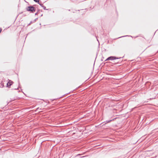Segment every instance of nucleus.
<instances>
[{
  "label": "nucleus",
  "instance_id": "nucleus-1",
  "mask_svg": "<svg viewBox=\"0 0 158 158\" xmlns=\"http://www.w3.org/2000/svg\"><path fill=\"white\" fill-rule=\"evenodd\" d=\"M26 10L27 11L33 12L35 11V9L33 6H29L26 8Z\"/></svg>",
  "mask_w": 158,
  "mask_h": 158
},
{
  "label": "nucleus",
  "instance_id": "nucleus-2",
  "mask_svg": "<svg viewBox=\"0 0 158 158\" xmlns=\"http://www.w3.org/2000/svg\"><path fill=\"white\" fill-rule=\"evenodd\" d=\"M118 58H117L115 56H111L109 57H108L106 60L105 61H107L108 60H115L116 59H118Z\"/></svg>",
  "mask_w": 158,
  "mask_h": 158
},
{
  "label": "nucleus",
  "instance_id": "nucleus-3",
  "mask_svg": "<svg viewBox=\"0 0 158 158\" xmlns=\"http://www.w3.org/2000/svg\"><path fill=\"white\" fill-rule=\"evenodd\" d=\"M13 83V82L12 81H11V80H9V81L7 84V87L10 86L12 85Z\"/></svg>",
  "mask_w": 158,
  "mask_h": 158
},
{
  "label": "nucleus",
  "instance_id": "nucleus-4",
  "mask_svg": "<svg viewBox=\"0 0 158 158\" xmlns=\"http://www.w3.org/2000/svg\"><path fill=\"white\" fill-rule=\"evenodd\" d=\"M35 2H39V0H33ZM38 4H39V5L41 6L42 7L43 6V5L42 4H41L39 3H38Z\"/></svg>",
  "mask_w": 158,
  "mask_h": 158
},
{
  "label": "nucleus",
  "instance_id": "nucleus-5",
  "mask_svg": "<svg viewBox=\"0 0 158 158\" xmlns=\"http://www.w3.org/2000/svg\"><path fill=\"white\" fill-rule=\"evenodd\" d=\"M43 8L44 9V10H45L46 9V7L45 6H42Z\"/></svg>",
  "mask_w": 158,
  "mask_h": 158
},
{
  "label": "nucleus",
  "instance_id": "nucleus-6",
  "mask_svg": "<svg viewBox=\"0 0 158 158\" xmlns=\"http://www.w3.org/2000/svg\"><path fill=\"white\" fill-rule=\"evenodd\" d=\"M127 36H128L127 35ZM125 36H123L121 37H125ZM120 38V37H119L118 38Z\"/></svg>",
  "mask_w": 158,
  "mask_h": 158
},
{
  "label": "nucleus",
  "instance_id": "nucleus-7",
  "mask_svg": "<svg viewBox=\"0 0 158 158\" xmlns=\"http://www.w3.org/2000/svg\"><path fill=\"white\" fill-rule=\"evenodd\" d=\"M1 31H2V29L0 28V33H1Z\"/></svg>",
  "mask_w": 158,
  "mask_h": 158
},
{
  "label": "nucleus",
  "instance_id": "nucleus-8",
  "mask_svg": "<svg viewBox=\"0 0 158 158\" xmlns=\"http://www.w3.org/2000/svg\"><path fill=\"white\" fill-rule=\"evenodd\" d=\"M85 156H81L80 157L81 158H83V157H85Z\"/></svg>",
  "mask_w": 158,
  "mask_h": 158
},
{
  "label": "nucleus",
  "instance_id": "nucleus-9",
  "mask_svg": "<svg viewBox=\"0 0 158 158\" xmlns=\"http://www.w3.org/2000/svg\"><path fill=\"white\" fill-rule=\"evenodd\" d=\"M81 155V154H78V155H77V156H79V155Z\"/></svg>",
  "mask_w": 158,
  "mask_h": 158
},
{
  "label": "nucleus",
  "instance_id": "nucleus-10",
  "mask_svg": "<svg viewBox=\"0 0 158 158\" xmlns=\"http://www.w3.org/2000/svg\"><path fill=\"white\" fill-rule=\"evenodd\" d=\"M31 23H32V22H30V23L29 24V25Z\"/></svg>",
  "mask_w": 158,
  "mask_h": 158
},
{
  "label": "nucleus",
  "instance_id": "nucleus-11",
  "mask_svg": "<svg viewBox=\"0 0 158 158\" xmlns=\"http://www.w3.org/2000/svg\"><path fill=\"white\" fill-rule=\"evenodd\" d=\"M111 120H110V121H108V122H107V123H109V122H110Z\"/></svg>",
  "mask_w": 158,
  "mask_h": 158
},
{
  "label": "nucleus",
  "instance_id": "nucleus-12",
  "mask_svg": "<svg viewBox=\"0 0 158 158\" xmlns=\"http://www.w3.org/2000/svg\"><path fill=\"white\" fill-rule=\"evenodd\" d=\"M36 21V20H34V22H35Z\"/></svg>",
  "mask_w": 158,
  "mask_h": 158
}]
</instances>
